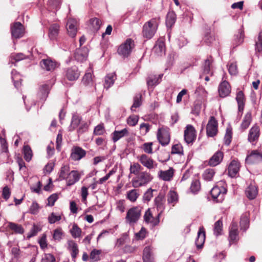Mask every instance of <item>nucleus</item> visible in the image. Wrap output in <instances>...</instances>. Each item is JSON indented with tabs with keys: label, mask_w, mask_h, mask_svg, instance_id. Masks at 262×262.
<instances>
[{
	"label": "nucleus",
	"mask_w": 262,
	"mask_h": 262,
	"mask_svg": "<svg viewBox=\"0 0 262 262\" xmlns=\"http://www.w3.org/2000/svg\"><path fill=\"white\" fill-rule=\"evenodd\" d=\"M141 95L137 94L134 97V103L130 107L132 112L135 111V108L140 107L141 105Z\"/></svg>",
	"instance_id": "nucleus-46"
},
{
	"label": "nucleus",
	"mask_w": 262,
	"mask_h": 262,
	"mask_svg": "<svg viewBox=\"0 0 262 262\" xmlns=\"http://www.w3.org/2000/svg\"><path fill=\"white\" fill-rule=\"evenodd\" d=\"M80 178V176L77 170H72L67 178V186H71L77 182Z\"/></svg>",
	"instance_id": "nucleus-26"
},
{
	"label": "nucleus",
	"mask_w": 262,
	"mask_h": 262,
	"mask_svg": "<svg viewBox=\"0 0 262 262\" xmlns=\"http://www.w3.org/2000/svg\"><path fill=\"white\" fill-rule=\"evenodd\" d=\"M8 227L13 231L17 234H23L24 229L21 225L9 222Z\"/></svg>",
	"instance_id": "nucleus-39"
},
{
	"label": "nucleus",
	"mask_w": 262,
	"mask_h": 262,
	"mask_svg": "<svg viewBox=\"0 0 262 262\" xmlns=\"http://www.w3.org/2000/svg\"><path fill=\"white\" fill-rule=\"evenodd\" d=\"M213 62L212 58L211 56L207 57L205 60L204 64L203 65V74L200 75V78H202L204 74H208L210 76H212L213 72L211 71V64Z\"/></svg>",
	"instance_id": "nucleus-21"
},
{
	"label": "nucleus",
	"mask_w": 262,
	"mask_h": 262,
	"mask_svg": "<svg viewBox=\"0 0 262 262\" xmlns=\"http://www.w3.org/2000/svg\"><path fill=\"white\" fill-rule=\"evenodd\" d=\"M205 231L203 227H201L198 232L195 243L198 249H201L205 241Z\"/></svg>",
	"instance_id": "nucleus-20"
},
{
	"label": "nucleus",
	"mask_w": 262,
	"mask_h": 262,
	"mask_svg": "<svg viewBox=\"0 0 262 262\" xmlns=\"http://www.w3.org/2000/svg\"><path fill=\"white\" fill-rule=\"evenodd\" d=\"M92 31L97 32L100 28L102 25L101 21L97 17H94L90 20Z\"/></svg>",
	"instance_id": "nucleus-37"
},
{
	"label": "nucleus",
	"mask_w": 262,
	"mask_h": 262,
	"mask_svg": "<svg viewBox=\"0 0 262 262\" xmlns=\"http://www.w3.org/2000/svg\"><path fill=\"white\" fill-rule=\"evenodd\" d=\"M163 197L161 195H158L155 199V203L157 206L158 210L160 212L159 213L161 214L164 210V205L162 202Z\"/></svg>",
	"instance_id": "nucleus-48"
},
{
	"label": "nucleus",
	"mask_w": 262,
	"mask_h": 262,
	"mask_svg": "<svg viewBox=\"0 0 262 262\" xmlns=\"http://www.w3.org/2000/svg\"><path fill=\"white\" fill-rule=\"evenodd\" d=\"M251 121V113L248 112L246 114L241 125V128L243 131L246 129L249 126Z\"/></svg>",
	"instance_id": "nucleus-38"
},
{
	"label": "nucleus",
	"mask_w": 262,
	"mask_h": 262,
	"mask_svg": "<svg viewBox=\"0 0 262 262\" xmlns=\"http://www.w3.org/2000/svg\"><path fill=\"white\" fill-rule=\"evenodd\" d=\"M39 205L36 201H33L29 208V212L32 214H37L39 212Z\"/></svg>",
	"instance_id": "nucleus-59"
},
{
	"label": "nucleus",
	"mask_w": 262,
	"mask_h": 262,
	"mask_svg": "<svg viewBox=\"0 0 262 262\" xmlns=\"http://www.w3.org/2000/svg\"><path fill=\"white\" fill-rule=\"evenodd\" d=\"M152 179L151 174L146 171L140 172L136 178L132 180V185L135 188L145 186L149 183Z\"/></svg>",
	"instance_id": "nucleus-3"
},
{
	"label": "nucleus",
	"mask_w": 262,
	"mask_h": 262,
	"mask_svg": "<svg viewBox=\"0 0 262 262\" xmlns=\"http://www.w3.org/2000/svg\"><path fill=\"white\" fill-rule=\"evenodd\" d=\"M80 76L78 68L73 66L64 70V76L69 81L76 80Z\"/></svg>",
	"instance_id": "nucleus-11"
},
{
	"label": "nucleus",
	"mask_w": 262,
	"mask_h": 262,
	"mask_svg": "<svg viewBox=\"0 0 262 262\" xmlns=\"http://www.w3.org/2000/svg\"><path fill=\"white\" fill-rule=\"evenodd\" d=\"M142 169V166L138 163H134L133 165H130L129 168L130 173L138 176Z\"/></svg>",
	"instance_id": "nucleus-50"
},
{
	"label": "nucleus",
	"mask_w": 262,
	"mask_h": 262,
	"mask_svg": "<svg viewBox=\"0 0 262 262\" xmlns=\"http://www.w3.org/2000/svg\"><path fill=\"white\" fill-rule=\"evenodd\" d=\"M39 64L42 69L47 71H52L55 69L57 62L51 58H48L42 59Z\"/></svg>",
	"instance_id": "nucleus-14"
},
{
	"label": "nucleus",
	"mask_w": 262,
	"mask_h": 262,
	"mask_svg": "<svg viewBox=\"0 0 262 262\" xmlns=\"http://www.w3.org/2000/svg\"><path fill=\"white\" fill-rule=\"evenodd\" d=\"M157 137L159 142L162 146H165L167 145L170 141L169 128L168 127L159 128Z\"/></svg>",
	"instance_id": "nucleus-5"
},
{
	"label": "nucleus",
	"mask_w": 262,
	"mask_h": 262,
	"mask_svg": "<svg viewBox=\"0 0 262 262\" xmlns=\"http://www.w3.org/2000/svg\"><path fill=\"white\" fill-rule=\"evenodd\" d=\"M163 76V74L159 75H149L146 79L147 85L148 88H152L160 83Z\"/></svg>",
	"instance_id": "nucleus-15"
},
{
	"label": "nucleus",
	"mask_w": 262,
	"mask_h": 262,
	"mask_svg": "<svg viewBox=\"0 0 262 262\" xmlns=\"http://www.w3.org/2000/svg\"><path fill=\"white\" fill-rule=\"evenodd\" d=\"M236 100L238 104V113L243 114L245 105V97L244 93L242 91H238L236 94Z\"/></svg>",
	"instance_id": "nucleus-23"
},
{
	"label": "nucleus",
	"mask_w": 262,
	"mask_h": 262,
	"mask_svg": "<svg viewBox=\"0 0 262 262\" xmlns=\"http://www.w3.org/2000/svg\"><path fill=\"white\" fill-rule=\"evenodd\" d=\"M178 196L177 193L174 191H170L168 194L167 201L168 203H175L177 202Z\"/></svg>",
	"instance_id": "nucleus-56"
},
{
	"label": "nucleus",
	"mask_w": 262,
	"mask_h": 262,
	"mask_svg": "<svg viewBox=\"0 0 262 262\" xmlns=\"http://www.w3.org/2000/svg\"><path fill=\"white\" fill-rule=\"evenodd\" d=\"M59 26L57 24L52 25L49 28V37L51 40H55L59 33Z\"/></svg>",
	"instance_id": "nucleus-32"
},
{
	"label": "nucleus",
	"mask_w": 262,
	"mask_h": 262,
	"mask_svg": "<svg viewBox=\"0 0 262 262\" xmlns=\"http://www.w3.org/2000/svg\"><path fill=\"white\" fill-rule=\"evenodd\" d=\"M146 230L144 227H142L140 231L135 234L137 239H143L146 237Z\"/></svg>",
	"instance_id": "nucleus-62"
},
{
	"label": "nucleus",
	"mask_w": 262,
	"mask_h": 262,
	"mask_svg": "<svg viewBox=\"0 0 262 262\" xmlns=\"http://www.w3.org/2000/svg\"><path fill=\"white\" fill-rule=\"evenodd\" d=\"M224 157V154L220 150L215 152L214 155L209 159L208 165L210 166H215L222 161Z\"/></svg>",
	"instance_id": "nucleus-18"
},
{
	"label": "nucleus",
	"mask_w": 262,
	"mask_h": 262,
	"mask_svg": "<svg viewBox=\"0 0 262 262\" xmlns=\"http://www.w3.org/2000/svg\"><path fill=\"white\" fill-rule=\"evenodd\" d=\"M82 118L77 114H74L71 119V122L69 127V131L73 132L81 123Z\"/></svg>",
	"instance_id": "nucleus-28"
},
{
	"label": "nucleus",
	"mask_w": 262,
	"mask_h": 262,
	"mask_svg": "<svg viewBox=\"0 0 262 262\" xmlns=\"http://www.w3.org/2000/svg\"><path fill=\"white\" fill-rule=\"evenodd\" d=\"M227 193V189L219 186L213 187L210 191V194L214 201L217 203L222 202L224 199V195Z\"/></svg>",
	"instance_id": "nucleus-6"
},
{
	"label": "nucleus",
	"mask_w": 262,
	"mask_h": 262,
	"mask_svg": "<svg viewBox=\"0 0 262 262\" xmlns=\"http://www.w3.org/2000/svg\"><path fill=\"white\" fill-rule=\"evenodd\" d=\"M159 176L160 178L165 181H169L173 176V169L170 168L168 170L165 171H160Z\"/></svg>",
	"instance_id": "nucleus-30"
},
{
	"label": "nucleus",
	"mask_w": 262,
	"mask_h": 262,
	"mask_svg": "<svg viewBox=\"0 0 262 262\" xmlns=\"http://www.w3.org/2000/svg\"><path fill=\"white\" fill-rule=\"evenodd\" d=\"M50 90L49 84H43L40 86L37 96L40 100L45 101L48 96Z\"/></svg>",
	"instance_id": "nucleus-24"
},
{
	"label": "nucleus",
	"mask_w": 262,
	"mask_h": 262,
	"mask_svg": "<svg viewBox=\"0 0 262 262\" xmlns=\"http://www.w3.org/2000/svg\"><path fill=\"white\" fill-rule=\"evenodd\" d=\"M24 158L27 162H29L32 157V152L31 148L28 145L24 146Z\"/></svg>",
	"instance_id": "nucleus-47"
},
{
	"label": "nucleus",
	"mask_w": 262,
	"mask_h": 262,
	"mask_svg": "<svg viewBox=\"0 0 262 262\" xmlns=\"http://www.w3.org/2000/svg\"><path fill=\"white\" fill-rule=\"evenodd\" d=\"M240 167V163L235 160H232L228 166V175L231 178H235L238 174Z\"/></svg>",
	"instance_id": "nucleus-17"
},
{
	"label": "nucleus",
	"mask_w": 262,
	"mask_h": 262,
	"mask_svg": "<svg viewBox=\"0 0 262 262\" xmlns=\"http://www.w3.org/2000/svg\"><path fill=\"white\" fill-rule=\"evenodd\" d=\"M56 259L55 256L51 254L47 253L45 254V256L42 258L41 262H55Z\"/></svg>",
	"instance_id": "nucleus-64"
},
{
	"label": "nucleus",
	"mask_w": 262,
	"mask_h": 262,
	"mask_svg": "<svg viewBox=\"0 0 262 262\" xmlns=\"http://www.w3.org/2000/svg\"><path fill=\"white\" fill-rule=\"evenodd\" d=\"M134 47V40L131 38H128L119 46L117 53L122 58H127L130 55Z\"/></svg>",
	"instance_id": "nucleus-2"
},
{
	"label": "nucleus",
	"mask_w": 262,
	"mask_h": 262,
	"mask_svg": "<svg viewBox=\"0 0 262 262\" xmlns=\"http://www.w3.org/2000/svg\"><path fill=\"white\" fill-rule=\"evenodd\" d=\"M245 193L249 199L253 200L255 199L257 195V188L254 185H250L246 188Z\"/></svg>",
	"instance_id": "nucleus-31"
},
{
	"label": "nucleus",
	"mask_w": 262,
	"mask_h": 262,
	"mask_svg": "<svg viewBox=\"0 0 262 262\" xmlns=\"http://www.w3.org/2000/svg\"><path fill=\"white\" fill-rule=\"evenodd\" d=\"M70 233L74 238L79 237L81 235V229L76 224H74L72 229L70 230Z\"/></svg>",
	"instance_id": "nucleus-45"
},
{
	"label": "nucleus",
	"mask_w": 262,
	"mask_h": 262,
	"mask_svg": "<svg viewBox=\"0 0 262 262\" xmlns=\"http://www.w3.org/2000/svg\"><path fill=\"white\" fill-rule=\"evenodd\" d=\"M171 154L183 155V147L181 144H176L173 145L171 147Z\"/></svg>",
	"instance_id": "nucleus-53"
},
{
	"label": "nucleus",
	"mask_w": 262,
	"mask_h": 262,
	"mask_svg": "<svg viewBox=\"0 0 262 262\" xmlns=\"http://www.w3.org/2000/svg\"><path fill=\"white\" fill-rule=\"evenodd\" d=\"M259 136V129L257 126H253L249 130L248 140L250 142H253L258 140Z\"/></svg>",
	"instance_id": "nucleus-29"
},
{
	"label": "nucleus",
	"mask_w": 262,
	"mask_h": 262,
	"mask_svg": "<svg viewBox=\"0 0 262 262\" xmlns=\"http://www.w3.org/2000/svg\"><path fill=\"white\" fill-rule=\"evenodd\" d=\"M255 49L256 52H262V30L259 33L258 39L255 41Z\"/></svg>",
	"instance_id": "nucleus-51"
},
{
	"label": "nucleus",
	"mask_w": 262,
	"mask_h": 262,
	"mask_svg": "<svg viewBox=\"0 0 262 262\" xmlns=\"http://www.w3.org/2000/svg\"><path fill=\"white\" fill-rule=\"evenodd\" d=\"M68 249L71 251V254L72 258L75 259L79 252L77 244L73 241H69Z\"/></svg>",
	"instance_id": "nucleus-33"
},
{
	"label": "nucleus",
	"mask_w": 262,
	"mask_h": 262,
	"mask_svg": "<svg viewBox=\"0 0 262 262\" xmlns=\"http://www.w3.org/2000/svg\"><path fill=\"white\" fill-rule=\"evenodd\" d=\"M196 130L190 124L187 125L184 130V140L187 144L192 143L196 139Z\"/></svg>",
	"instance_id": "nucleus-9"
},
{
	"label": "nucleus",
	"mask_w": 262,
	"mask_h": 262,
	"mask_svg": "<svg viewBox=\"0 0 262 262\" xmlns=\"http://www.w3.org/2000/svg\"><path fill=\"white\" fill-rule=\"evenodd\" d=\"M89 124L86 122H82L80 123V126L77 129V134L81 135L88 130Z\"/></svg>",
	"instance_id": "nucleus-58"
},
{
	"label": "nucleus",
	"mask_w": 262,
	"mask_h": 262,
	"mask_svg": "<svg viewBox=\"0 0 262 262\" xmlns=\"http://www.w3.org/2000/svg\"><path fill=\"white\" fill-rule=\"evenodd\" d=\"M10 57L12 60H14L15 61H19L26 59L27 56L23 53H18L12 54Z\"/></svg>",
	"instance_id": "nucleus-60"
},
{
	"label": "nucleus",
	"mask_w": 262,
	"mask_h": 262,
	"mask_svg": "<svg viewBox=\"0 0 262 262\" xmlns=\"http://www.w3.org/2000/svg\"><path fill=\"white\" fill-rule=\"evenodd\" d=\"M203 40L206 44L210 45L214 40V37L210 34V32L208 30L204 35Z\"/></svg>",
	"instance_id": "nucleus-55"
},
{
	"label": "nucleus",
	"mask_w": 262,
	"mask_h": 262,
	"mask_svg": "<svg viewBox=\"0 0 262 262\" xmlns=\"http://www.w3.org/2000/svg\"><path fill=\"white\" fill-rule=\"evenodd\" d=\"M88 53L89 50L85 47L76 49L74 53L75 60L79 62H83L86 60L88 56Z\"/></svg>",
	"instance_id": "nucleus-13"
},
{
	"label": "nucleus",
	"mask_w": 262,
	"mask_h": 262,
	"mask_svg": "<svg viewBox=\"0 0 262 262\" xmlns=\"http://www.w3.org/2000/svg\"><path fill=\"white\" fill-rule=\"evenodd\" d=\"M142 259L143 262H154V258L152 256L150 249L146 247L143 252Z\"/></svg>",
	"instance_id": "nucleus-36"
},
{
	"label": "nucleus",
	"mask_w": 262,
	"mask_h": 262,
	"mask_svg": "<svg viewBox=\"0 0 262 262\" xmlns=\"http://www.w3.org/2000/svg\"><path fill=\"white\" fill-rule=\"evenodd\" d=\"M139 118L137 116H129L127 120V124L130 126H135L138 122Z\"/></svg>",
	"instance_id": "nucleus-63"
},
{
	"label": "nucleus",
	"mask_w": 262,
	"mask_h": 262,
	"mask_svg": "<svg viewBox=\"0 0 262 262\" xmlns=\"http://www.w3.org/2000/svg\"><path fill=\"white\" fill-rule=\"evenodd\" d=\"M223 231V222L222 220L220 219L215 222L213 227L214 234L218 236L222 234Z\"/></svg>",
	"instance_id": "nucleus-41"
},
{
	"label": "nucleus",
	"mask_w": 262,
	"mask_h": 262,
	"mask_svg": "<svg viewBox=\"0 0 262 262\" xmlns=\"http://www.w3.org/2000/svg\"><path fill=\"white\" fill-rule=\"evenodd\" d=\"M219 94L221 97L225 98L230 93V86L228 82L224 81L219 86Z\"/></svg>",
	"instance_id": "nucleus-19"
},
{
	"label": "nucleus",
	"mask_w": 262,
	"mask_h": 262,
	"mask_svg": "<svg viewBox=\"0 0 262 262\" xmlns=\"http://www.w3.org/2000/svg\"><path fill=\"white\" fill-rule=\"evenodd\" d=\"M246 161L250 164L259 163L262 161V154L257 150H252L250 154L247 156Z\"/></svg>",
	"instance_id": "nucleus-16"
},
{
	"label": "nucleus",
	"mask_w": 262,
	"mask_h": 262,
	"mask_svg": "<svg viewBox=\"0 0 262 262\" xmlns=\"http://www.w3.org/2000/svg\"><path fill=\"white\" fill-rule=\"evenodd\" d=\"M105 132V130L103 124H99L95 127L93 134L95 135L100 136L103 135Z\"/></svg>",
	"instance_id": "nucleus-54"
},
{
	"label": "nucleus",
	"mask_w": 262,
	"mask_h": 262,
	"mask_svg": "<svg viewBox=\"0 0 262 262\" xmlns=\"http://www.w3.org/2000/svg\"><path fill=\"white\" fill-rule=\"evenodd\" d=\"M249 221L248 217L243 215L241 216L240 221V226L241 230L244 231H246V230L249 228Z\"/></svg>",
	"instance_id": "nucleus-49"
},
{
	"label": "nucleus",
	"mask_w": 262,
	"mask_h": 262,
	"mask_svg": "<svg viewBox=\"0 0 262 262\" xmlns=\"http://www.w3.org/2000/svg\"><path fill=\"white\" fill-rule=\"evenodd\" d=\"M63 232L61 228H57L54 230L53 238L55 241H60L63 236Z\"/></svg>",
	"instance_id": "nucleus-57"
},
{
	"label": "nucleus",
	"mask_w": 262,
	"mask_h": 262,
	"mask_svg": "<svg viewBox=\"0 0 262 262\" xmlns=\"http://www.w3.org/2000/svg\"><path fill=\"white\" fill-rule=\"evenodd\" d=\"M176 18V14L173 11L169 12L166 17V26L171 28L174 24Z\"/></svg>",
	"instance_id": "nucleus-35"
},
{
	"label": "nucleus",
	"mask_w": 262,
	"mask_h": 262,
	"mask_svg": "<svg viewBox=\"0 0 262 262\" xmlns=\"http://www.w3.org/2000/svg\"><path fill=\"white\" fill-rule=\"evenodd\" d=\"M137 191V189H132L128 191L127 192L126 198L132 202H135L139 196Z\"/></svg>",
	"instance_id": "nucleus-43"
},
{
	"label": "nucleus",
	"mask_w": 262,
	"mask_h": 262,
	"mask_svg": "<svg viewBox=\"0 0 262 262\" xmlns=\"http://www.w3.org/2000/svg\"><path fill=\"white\" fill-rule=\"evenodd\" d=\"M101 250H93L90 253V259L93 262L99 260L100 259V254H101Z\"/></svg>",
	"instance_id": "nucleus-52"
},
{
	"label": "nucleus",
	"mask_w": 262,
	"mask_h": 262,
	"mask_svg": "<svg viewBox=\"0 0 262 262\" xmlns=\"http://www.w3.org/2000/svg\"><path fill=\"white\" fill-rule=\"evenodd\" d=\"M152 52L157 54V56H162L165 53V45L162 40H158L156 41L153 49Z\"/></svg>",
	"instance_id": "nucleus-25"
},
{
	"label": "nucleus",
	"mask_w": 262,
	"mask_h": 262,
	"mask_svg": "<svg viewBox=\"0 0 262 262\" xmlns=\"http://www.w3.org/2000/svg\"><path fill=\"white\" fill-rule=\"evenodd\" d=\"M128 135V131L126 128L121 130H115L111 134V137L113 142L115 143L121 138L127 136Z\"/></svg>",
	"instance_id": "nucleus-27"
},
{
	"label": "nucleus",
	"mask_w": 262,
	"mask_h": 262,
	"mask_svg": "<svg viewBox=\"0 0 262 262\" xmlns=\"http://www.w3.org/2000/svg\"><path fill=\"white\" fill-rule=\"evenodd\" d=\"M70 166L68 165H62L59 172V177L60 180H67L70 172Z\"/></svg>",
	"instance_id": "nucleus-40"
},
{
	"label": "nucleus",
	"mask_w": 262,
	"mask_h": 262,
	"mask_svg": "<svg viewBox=\"0 0 262 262\" xmlns=\"http://www.w3.org/2000/svg\"><path fill=\"white\" fill-rule=\"evenodd\" d=\"M116 79V77L115 73H110L107 74L105 77L104 87L106 89H109L113 85Z\"/></svg>",
	"instance_id": "nucleus-34"
},
{
	"label": "nucleus",
	"mask_w": 262,
	"mask_h": 262,
	"mask_svg": "<svg viewBox=\"0 0 262 262\" xmlns=\"http://www.w3.org/2000/svg\"><path fill=\"white\" fill-rule=\"evenodd\" d=\"M139 161L144 166L149 169L157 167V163L145 154H143L140 157Z\"/></svg>",
	"instance_id": "nucleus-12"
},
{
	"label": "nucleus",
	"mask_w": 262,
	"mask_h": 262,
	"mask_svg": "<svg viewBox=\"0 0 262 262\" xmlns=\"http://www.w3.org/2000/svg\"><path fill=\"white\" fill-rule=\"evenodd\" d=\"M86 155V151L80 146H73L71 149V159L74 161H79Z\"/></svg>",
	"instance_id": "nucleus-10"
},
{
	"label": "nucleus",
	"mask_w": 262,
	"mask_h": 262,
	"mask_svg": "<svg viewBox=\"0 0 262 262\" xmlns=\"http://www.w3.org/2000/svg\"><path fill=\"white\" fill-rule=\"evenodd\" d=\"M160 22L159 17L152 18L146 22L143 27L142 33L144 37L147 39L151 38L155 35Z\"/></svg>",
	"instance_id": "nucleus-1"
},
{
	"label": "nucleus",
	"mask_w": 262,
	"mask_h": 262,
	"mask_svg": "<svg viewBox=\"0 0 262 262\" xmlns=\"http://www.w3.org/2000/svg\"><path fill=\"white\" fill-rule=\"evenodd\" d=\"M232 139V132L231 130L227 128L226 133L224 137V143L226 145H229Z\"/></svg>",
	"instance_id": "nucleus-61"
},
{
	"label": "nucleus",
	"mask_w": 262,
	"mask_h": 262,
	"mask_svg": "<svg viewBox=\"0 0 262 262\" xmlns=\"http://www.w3.org/2000/svg\"><path fill=\"white\" fill-rule=\"evenodd\" d=\"M215 173V170L213 168L206 169L203 173V178L206 181H211L212 180Z\"/></svg>",
	"instance_id": "nucleus-42"
},
{
	"label": "nucleus",
	"mask_w": 262,
	"mask_h": 262,
	"mask_svg": "<svg viewBox=\"0 0 262 262\" xmlns=\"http://www.w3.org/2000/svg\"><path fill=\"white\" fill-rule=\"evenodd\" d=\"M201 188V185L199 180L194 179L191 184L190 189L193 194L197 193Z\"/></svg>",
	"instance_id": "nucleus-44"
},
{
	"label": "nucleus",
	"mask_w": 262,
	"mask_h": 262,
	"mask_svg": "<svg viewBox=\"0 0 262 262\" xmlns=\"http://www.w3.org/2000/svg\"><path fill=\"white\" fill-rule=\"evenodd\" d=\"M244 31L243 27H242L238 30V33L234 35V38L232 41L233 48L234 49L241 45L244 42Z\"/></svg>",
	"instance_id": "nucleus-22"
},
{
	"label": "nucleus",
	"mask_w": 262,
	"mask_h": 262,
	"mask_svg": "<svg viewBox=\"0 0 262 262\" xmlns=\"http://www.w3.org/2000/svg\"><path fill=\"white\" fill-rule=\"evenodd\" d=\"M11 32L13 39L21 38L25 33L24 27L20 22H15L11 26Z\"/></svg>",
	"instance_id": "nucleus-8"
},
{
	"label": "nucleus",
	"mask_w": 262,
	"mask_h": 262,
	"mask_svg": "<svg viewBox=\"0 0 262 262\" xmlns=\"http://www.w3.org/2000/svg\"><path fill=\"white\" fill-rule=\"evenodd\" d=\"M142 207L138 206L130 208L127 211L126 221L130 225L136 223L141 216Z\"/></svg>",
	"instance_id": "nucleus-4"
},
{
	"label": "nucleus",
	"mask_w": 262,
	"mask_h": 262,
	"mask_svg": "<svg viewBox=\"0 0 262 262\" xmlns=\"http://www.w3.org/2000/svg\"><path fill=\"white\" fill-rule=\"evenodd\" d=\"M218 123L214 117H210L206 126V134L208 137H213L217 132Z\"/></svg>",
	"instance_id": "nucleus-7"
}]
</instances>
